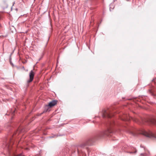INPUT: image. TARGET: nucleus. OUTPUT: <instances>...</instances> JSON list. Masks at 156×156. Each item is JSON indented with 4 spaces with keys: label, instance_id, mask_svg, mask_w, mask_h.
Wrapping results in <instances>:
<instances>
[{
    "label": "nucleus",
    "instance_id": "9",
    "mask_svg": "<svg viewBox=\"0 0 156 156\" xmlns=\"http://www.w3.org/2000/svg\"><path fill=\"white\" fill-rule=\"evenodd\" d=\"M149 92L150 93H151V95H154V93L152 90H149Z\"/></svg>",
    "mask_w": 156,
    "mask_h": 156
},
{
    "label": "nucleus",
    "instance_id": "15",
    "mask_svg": "<svg viewBox=\"0 0 156 156\" xmlns=\"http://www.w3.org/2000/svg\"><path fill=\"white\" fill-rule=\"evenodd\" d=\"M141 155H144V154H141Z\"/></svg>",
    "mask_w": 156,
    "mask_h": 156
},
{
    "label": "nucleus",
    "instance_id": "12",
    "mask_svg": "<svg viewBox=\"0 0 156 156\" xmlns=\"http://www.w3.org/2000/svg\"><path fill=\"white\" fill-rule=\"evenodd\" d=\"M21 155V154H19L18 155H15L14 156H20Z\"/></svg>",
    "mask_w": 156,
    "mask_h": 156
},
{
    "label": "nucleus",
    "instance_id": "10",
    "mask_svg": "<svg viewBox=\"0 0 156 156\" xmlns=\"http://www.w3.org/2000/svg\"><path fill=\"white\" fill-rule=\"evenodd\" d=\"M15 112V110H14L12 112V115H14V113Z\"/></svg>",
    "mask_w": 156,
    "mask_h": 156
},
{
    "label": "nucleus",
    "instance_id": "1",
    "mask_svg": "<svg viewBox=\"0 0 156 156\" xmlns=\"http://www.w3.org/2000/svg\"><path fill=\"white\" fill-rule=\"evenodd\" d=\"M57 101L54 100L50 102L48 105H47L45 106L44 112L48 111L49 108V107H51L56 105L57 103Z\"/></svg>",
    "mask_w": 156,
    "mask_h": 156
},
{
    "label": "nucleus",
    "instance_id": "13",
    "mask_svg": "<svg viewBox=\"0 0 156 156\" xmlns=\"http://www.w3.org/2000/svg\"><path fill=\"white\" fill-rule=\"evenodd\" d=\"M131 132V133L132 134H133V135H134V133L133 132Z\"/></svg>",
    "mask_w": 156,
    "mask_h": 156
},
{
    "label": "nucleus",
    "instance_id": "3",
    "mask_svg": "<svg viewBox=\"0 0 156 156\" xmlns=\"http://www.w3.org/2000/svg\"><path fill=\"white\" fill-rule=\"evenodd\" d=\"M130 118L133 119L134 121H136L135 119H134L132 117H130L128 115L126 114H124L121 118V119L122 120L125 121H129L130 120Z\"/></svg>",
    "mask_w": 156,
    "mask_h": 156
},
{
    "label": "nucleus",
    "instance_id": "7",
    "mask_svg": "<svg viewBox=\"0 0 156 156\" xmlns=\"http://www.w3.org/2000/svg\"><path fill=\"white\" fill-rule=\"evenodd\" d=\"M112 132L111 130H108L107 131H105L103 132V134L104 135H106L107 136H108V134L109 133H111Z\"/></svg>",
    "mask_w": 156,
    "mask_h": 156
},
{
    "label": "nucleus",
    "instance_id": "2",
    "mask_svg": "<svg viewBox=\"0 0 156 156\" xmlns=\"http://www.w3.org/2000/svg\"><path fill=\"white\" fill-rule=\"evenodd\" d=\"M143 134L145 136L149 137H154L156 138V135L154 134L151 131H149L148 132H144Z\"/></svg>",
    "mask_w": 156,
    "mask_h": 156
},
{
    "label": "nucleus",
    "instance_id": "11",
    "mask_svg": "<svg viewBox=\"0 0 156 156\" xmlns=\"http://www.w3.org/2000/svg\"><path fill=\"white\" fill-rule=\"evenodd\" d=\"M6 147L7 148H8L9 146V144H7L6 145Z\"/></svg>",
    "mask_w": 156,
    "mask_h": 156
},
{
    "label": "nucleus",
    "instance_id": "5",
    "mask_svg": "<svg viewBox=\"0 0 156 156\" xmlns=\"http://www.w3.org/2000/svg\"><path fill=\"white\" fill-rule=\"evenodd\" d=\"M110 112L109 110H104L102 116L103 117H107L110 118L111 116L110 115Z\"/></svg>",
    "mask_w": 156,
    "mask_h": 156
},
{
    "label": "nucleus",
    "instance_id": "8",
    "mask_svg": "<svg viewBox=\"0 0 156 156\" xmlns=\"http://www.w3.org/2000/svg\"><path fill=\"white\" fill-rule=\"evenodd\" d=\"M6 37V36L0 35V38H5Z\"/></svg>",
    "mask_w": 156,
    "mask_h": 156
},
{
    "label": "nucleus",
    "instance_id": "6",
    "mask_svg": "<svg viewBox=\"0 0 156 156\" xmlns=\"http://www.w3.org/2000/svg\"><path fill=\"white\" fill-rule=\"evenodd\" d=\"M150 122L153 124H156V119H150Z\"/></svg>",
    "mask_w": 156,
    "mask_h": 156
},
{
    "label": "nucleus",
    "instance_id": "14",
    "mask_svg": "<svg viewBox=\"0 0 156 156\" xmlns=\"http://www.w3.org/2000/svg\"><path fill=\"white\" fill-rule=\"evenodd\" d=\"M2 130V129H1V128L0 127V132Z\"/></svg>",
    "mask_w": 156,
    "mask_h": 156
},
{
    "label": "nucleus",
    "instance_id": "4",
    "mask_svg": "<svg viewBox=\"0 0 156 156\" xmlns=\"http://www.w3.org/2000/svg\"><path fill=\"white\" fill-rule=\"evenodd\" d=\"M34 69L31 70L29 73L30 79L28 80L27 82L28 83L31 82L33 80L35 73L33 70Z\"/></svg>",
    "mask_w": 156,
    "mask_h": 156
}]
</instances>
